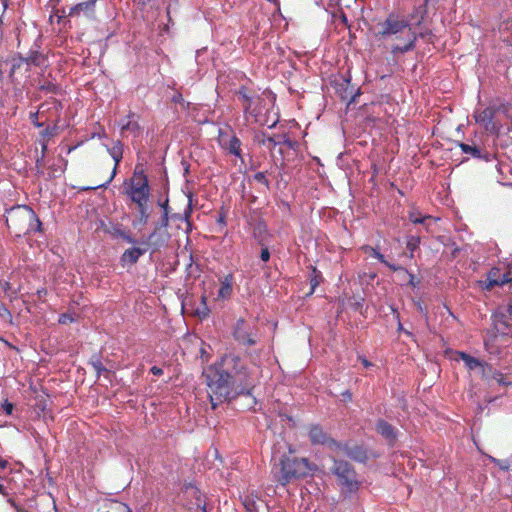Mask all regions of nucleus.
Returning a JSON list of instances; mask_svg holds the SVG:
<instances>
[{
	"label": "nucleus",
	"instance_id": "1",
	"mask_svg": "<svg viewBox=\"0 0 512 512\" xmlns=\"http://www.w3.org/2000/svg\"><path fill=\"white\" fill-rule=\"evenodd\" d=\"M203 377L208 387V396L212 409L223 402H231L239 396L249 397L252 404L256 398L252 391L254 381L242 359L235 354H225L221 361L207 367Z\"/></svg>",
	"mask_w": 512,
	"mask_h": 512
},
{
	"label": "nucleus",
	"instance_id": "2",
	"mask_svg": "<svg viewBox=\"0 0 512 512\" xmlns=\"http://www.w3.org/2000/svg\"><path fill=\"white\" fill-rule=\"evenodd\" d=\"M318 471V465L305 457L283 455L279 463L274 464L271 474L277 485L286 486L295 479L313 475Z\"/></svg>",
	"mask_w": 512,
	"mask_h": 512
},
{
	"label": "nucleus",
	"instance_id": "3",
	"mask_svg": "<svg viewBox=\"0 0 512 512\" xmlns=\"http://www.w3.org/2000/svg\"><path fill=\"white\" fill-rule=\"evenodd\" d=\"M10 77L19 90H26L29 93L32 87L31 65L32 54L29 51L27 57L13 56L9 62Z\"/></svg>",
	"mask_w": 512,
	"mask_h": 512
},
{
	"label": "nucleus",
	"instance_id": "4",
	"mask_svg": "<svg viewBox=\"0 0 512 512\" xmlns=\"http://www.w3.org/2000/svg\"><path fill=\"white\" fill-rule=\"evenodd\" d=\"M331 471L337 477L343 494H352L359 489L356 471L348 461L334 458Z\"/></svg>",
	"mask_w": 512,
	"mask_h": 512
},
{
	"label": "nucleus",
	"instance_id": "5",
	"mask_svg": "<svg viewBox=\"0 0 512 512\" xmlns=\"http://www.w3.org/2000/svg\"><path fill=\"white\" fill-rule=\"evenodd\" d=\"M484 349L491 359H506L512 355V334L486 333Z\"/></svg>",
	"mask_w": 512,
	"mask_h": 512
},
{
	"label": "nucleus",
	"instance_id": "6",
	"mask_svg": "<svg viewBox=\"0 0 512 512\" xmlns=\"http://www.w3.org/2000/svg\"><path fill=\"white\" fill-rule=\"evenodd\" d=\"M6 222L17 236H20L21 232L26 234L32 226V208L27 205L12 207L7 211Z\"/></svg>",
	"mask_w": 512,
	"mask_h": 512
},
{
	"label": "nucleus",
	"instance_id": "7",
	"mask_svg": "<svg viewBox=\"0 0 512 512\" xmlns=\"http://www.w3.org/2000/svg\"><path fill=\"white\" fill-rule=\"evenodd\" d=\"M473 116L476 123L480 124L486 132L496 136L501 133L502 125L495 121L496 111L493 101L486 108L476 110Z\"/></svg>",
	"mask_w": 512,
	"mask_h": 512
},
{
	"label": "nucleus",
	"instance_id": "8",
	"mask_svg": "<svg viewBox=\"0 0 512 512\" xmlns=\"http://www.w3.org/2000/svg\"><path fill=\"white\" fill-rule=\"evenodd\" d=\"M232 335L239 345L254 346L257 343V330L249 326L243 318L236 321Z\"/></svg>",
	"mask_w": 512,
	"mask_h": 512
},
{
	"label": "nucleus",
	"instance_id": "9",
	"mask_svg": "<svg viewBox=\"0 0 512 512\" xmlns=\"http://www.w3.org/2000/svg\"><path fill=\"white\" fill-rule=\"evenodd\" d=\"M308 437L312 445H323L332 451L336 450L339 442L332 438L320 424L310 425Z\"/></svg>",
	"mask_w": 512,
	"mask_h": 512
},
{
	"label": "nucleus",
	"instance_id": "10",
	"mask_svg": "<svg viewBox=\"0 0 512 512\" xmlns=\"http://www.w3.org/2000/svg\"><path fill=\"white\" fill-rule=\"evenodd\" d=\"M335 451H341L351 460L362 464H365L369 459L368 451L363 445L350 441H339Z\"/></svg>",
	"mask_w": 512,
	"mask_h": 512
},
{
	"label": "nucleus",
	"instance_id": "11",
	"mask_svg": "<svg viewBox=\"0 0 512 512\" xmlns=\"http://www.w3.org/2000/svg\"><path fill=\"white\" fill-rule=\"evenodd\" d=\"M511 272L502 271L501 267H492L488 273L485 281H480L481 287L486 290H491L495 286L502 287L511 282Z\"/></svg>",
	"mask_w": 512,
	"mask_h": 512
},
{
	"label": "nucleus",
	"instance_id": "12",
	"mask_svg": "<svg viewBox=\"0 0 512 512\" xmlns=\"http://www.w3.org/2000/svg\"><path fill=\"white\" fill-rule=\"evenodd\" d=\"M382 30L378 32L383 38L391 35L406 34V31L410 28L407 21L399 20L393 14H390L386 20L381 24Z\"/></svg>",
	"mask_w": 512,
	"mask_h": 512
},
{
	"label": "nucleus",
	"instance_id": "13",
	"mask_svg": "<svg viewBox=\"0 0 512 512\" xmlns=\"http://www.w3.org/2000/svg\"><path fill=\"white\" fill-rule=\"evenodd\" d=\"M127 195L130 197L131 201L136 205H145L147 204L150 196V186L149 181L145 180L144 182H135L131 181V185L129 189L126 191Z\"/></svg>",
	"mask_w": 512,
	"mask_h": 512
},
{
	"label": "nucleus",
	"instance_id": "14",
	"mask_svg": "<svg viewBox=\"0 0 512 512\" xmlns=\"http://www.w3.org/2000/svg\"><path fill=\"white\" fill-rule=\"evenodd\" d=\"M511 315L504 312H494L491 316L492 328L486 333L512 334Z\"/></svg>",
	"mask_w": 512,
	"mask_h": 512
},
{
	"label": "nucleus",
	"instance_id": "15",
	"mask_svg": "<svg viewBox=\"0 0 512 512\" xmlns=\"http://www.w3.org/2000/svg\"><path fill=\"white\" fill-rule=\"evenodd\" d=\"M108 152H109L110 156L112 157V159L115 162V166L113 168L111 176L109 177V179L105 183L97 185L95 187H86V188H84V190H92V189H98V188H107L108 185L111 183V181L114 179V177L116 175L117 167H118L119 163L121 162V160L123 158V150H122V143H121V141L118 140L114 144V146L112 148L108 149Z\"/></svg>",
	"mask_w": 512,
	"mask_h": 512
},
{
	"label": "nucleus",
	"instance_id": "16",
	"mask_svg": "<svg viewBox=\"0 0 512 512\" xmlns=\"http://www.w3.org/2000/svg\"><path fill=\"white\" fill-rule=\"evenodd\" d=\"M256 139L259 144L266 146L268 149H274L278 145L285 144L289 148H293V141L286 135L283 136H268L266 133L262 132L261 134L256 136Z\"/></svg>",
	"mask_w": 512,
	"mask_h": 512
},
{
	"label": "nucleus",
	"instance_id": "17",
	"mask_svg": "<svg viewBox=\"0 0 512 512\" xmlns=\"http://www.w3.org/2000/svg\"><path fill=\"white\" fill-rule=\"evenodd\" d=\"M376 432L380 434L389 445H394L398 438V430L384 419H378L375 425Z\"/></svg>",
	"mask_w": 512,
	"mask_h": 512
},
{
	"label": "nucleus",
	"instance_id": "18",
	"mask_svg": "<svg viewBox=\"0 0 512 512\" xmlns=\"http://www.w3.org/2000/svg\"><path fill=\"white\" fill-rule=\"evenodd\" d=\"M220 287L217 291V300H229L233 294L234 275L228 273L218 278Z\"/></svg>",
	"mask_w": 512,
	"mask_h": 512
},
{
	"label": "nucleus",
	"instance_id": "19",
	"mask_svg": "<svg viewBox=\"0 0 512 512\" xmlns=\"http://www.w3.org/2000/svg\"><path fill=\"white\" fill-rule=\"evenodd\" d=\"M458 355L459 358L464 362L465 367L468 370H478L482 376H485L486 370L490 369L489 364L482 362L478 358L471 356L470 354L464 351H459Z\"/></svg>",
	"mask_w": 512,
	"mask_h": 512
},
{
	"label": "nucleus",
	"instance_id": "20",
	"mask_svg": "<svg viewBox=\"0 0 512 512\" xmlns=\"http://www.w3.org/2000/svg\"><path fill=\"white\" fill-rule=\"evenodd\" d=\"M135 117L136 114L130 112L126 117L120 119L118 124L122 135H124L125 132H130L134 137L139 136L141 126L137 120H134Z\"/></svg>",
	"mask_w": 512,
	"mask_h": 512
},
{
	"label": "nucleus",
	"instance_id": "21",
	"mask_svg": "<svg viewBox=\"0 0 512 512\" xmlns=\"http://www.w3.org/2000/svg\"><path fill=\"white\" fill-rule=\"evenodd\" d=\"M147 252V248L145 247H137L133 246L131 248L126 249L120 257V263L122 266L125 265H134L137 263L139 258L143 256Z\"/></svg>",
	"mask_w": 512,
	"mask_h": 512
},
{
	"label": "nucleus",
	"instance_id": "22",
	"mask_svg": "<svg viewBox=\"0 0 512 512\" xmlns=\"http://www.w3.org/2000/svg\"><path fill=\"white\" fill-rule=\"evenodd\" d=\"M462 153L469 154L475 159H482L486 162H490L494 159V155L489 152H482V150L476 145H470L464 142H459Z\"/></svg>",
	"mask_w": 512,
	"mask_h": 512
},
{
	"label": "nucleus",
	"instance_id": "23",
	"mask_svg": "<svg viewBox=\"0 0 512 512\" xmlns=\"http://www.w3.org/2000/svg\"><path fill=\"white\" fill-rule=\"evenodd\" d=\"M405 35V40L406 42L402 45L400 44H396V45H393L392 48H391V52L396 55V54H405L409 51H412L414 48H415V43H416V40H417V35L415 32H413L411 30V28H409L407 31H406V34Z\"/></svg>",
	"mask_w": 512,
	"mask_h": 512
},
{
	"label": "nucleus",
	"instance_id": "24",
	"mask_svg": "<svg viewBox=\"0 0 512 512\" xmlns=\"http://www.w3.org/2000/svg\"><path fill=\"white\" fill-rule=\"evenodd\" d=\"M362 250L367 253L369 256L376 258L380 263L384 264L386 267H388L391 271L397 272L399 269H403V266L393 264L386 260L385 256L380 253L378 248L365 245L362 247Z\"/></svg>",
	"mask_w": 512,
	"mask_h": 512
},
{
	"label": "nucleus",
	"instance_id": "25",
	"mask_svg": "<svg viewBox=\"0 0 512 512\" xmlns=\"http://www.w3.org/2000/svg\"><path fill=\"white\" fill-rule=\"evenodd\" d=\"M267 233V225L266 222L263 219H258L256 223L253 226V238L256 240V242L264 246L266 244L265 235Z\"/></svg>",
	"mask_w": 512,
	"mask_h": 512
},
{
	"label": "nucleus",
	"instance_id": "26",
	"mask_svg": "<svg viewBox=\"0 0 512 512\" xmlns=\"http://www.w3.org/2000/svg\"><path fill=\"white\" fill-rule=\"evenodd\" d=\"M493 101L495 105V111L497 114H502L504 117L511 119L512 118V105L508 101L502 98H496Z\"/></svg>",
	"mask_w": 512,
	"mask_h": 512
},
{
	"label": "nucleus",
	"instance_id": "27",
	"mask_svg": "<svg viewBox=\"0 0 512 512\" xmlns=\"http://www.w3.org/2000/svg\"><path fill=\"white\" fill-rule=\"evenodd\" d=\"M151 233H156L155 238L152 240V253L157 252L160 248L167 245L169 234L165 231L161 232L160 229L154 228Z\"/></svg>",
	"mask_w": 512,
	"mask_h": 512
},
{
	"label": "nucleus",
	"instance_id": "28",
	"mask_svg": "<svg viewBox=\"0 0 512 512\" xmlns=\"http://www.w3.org/2000/svg\"><path fill=\"white\" fill-rule=\"evenodd\" d=\"M241 141L240 139L234 135L232 136L228 142H226L225 144H223V147L232 155L236 156V157H241L242 156V150H241Z\"/></svg>",
	"mask_w": 512,
	"mask_h": 512
},
{
	"label": "nucleus",
	"instance_id": "29",
	"mask_svg": "<svg viewBox=\"0 0 512 512\" xmlns=\"http://www.w3.org/2000/svg\"><path fill=\"white\" fill-rule=\"evenodd\" d=\"M342 85H346V88L344 89V91L341 94L342 99H348V102H347L348 106L355 103L356 98L361 94L360 89L357 88V90L355 92H353V88H351V91H350L349 90V86H350L349 79H344Z\"/></svg>",
	"mask_w": 512,
	"mask_h": 512
},
{
	"label": "nucleus",
	"instance_id": "30",
	"mask_svg": "<svg viewBox=\"0 0 512 512\" xmlns=\"http://www.w3.org/2000/svg\"><path fill=\"white\" fill-rule=\"evenodd\" d=\"M311 270V274L309 275L310 291L307 296H311L315 292L323 279L321 271L317 270L316 267H312Z\"/></svg>",
	"mask_w": 512,
	"mask_h": 512
},
{
	"label": "nucleus",
	"instance_id": "31",
	"mask_svg": "<svg viewBox=\"0 0 512 512\" xmlns=\"http://www.w3.org/2000/svg\"><path fill=\"white\" fill-rule=\"evenodd\" d=\"M97 0H87L81 3H78L73 8H71V15L78 14L80 11L85 12L86 14L92 13L95 7V3Z\"/></svg>",
	"mask_w": 512,
	"mask_h": 512
},
{
	"label": "nucleus",
	"instance_id": "32",
	"mask_svg": "<svg viewBox=\"0 0 512 512\" xmlns=\"http://www.w3.org/2000/svg\"><path fill=\"white\" fill-rule=\"evenodd\" d=\"M47 398L39 394V391L34 386V413L44 412L47 407Z\"/></svg>",
	"mask_w": 512,
	"mask_h": 512
},
{
	"label": "nucleus",
	"instance_id": "33",
	"mask_svg": "<svg viewBox=\"0 0 512 512\" xmlns=\"http://www.w3.org/2000/svg\"><path fill=\"white\" fill-rule=\"evenodd\" d=\"M138 207V218L133 221V226L137 225H146L150 218V214L148 212V205H137Z\"/></svg>",
	"mask_w": 512,
	"mask_h": 512
},
{
	"label": "nucleus",
	"instance_id": "34",
	"mask_svg": "<svg viewBox=\"0 0 512 512\" xmlns=\"http://www.w3.org/2000/svg\"><path fill=\"white\" fill-rule=\"evenodd\" d=\"M421 243V239L419 236L416 235H409L406 239V248L409 251V258L414 257V252L419 248V245Z\"/></svg>",
	"mask_w": 512,
	"mask_h": 512
},
{
	"label": "nucleus",
	"instance_id": "35",
	"mask_svg": "<svg viewBox=\"0 0 512 512\" xmlns=\"http://www.w3.org/2000/svg\"><path fill=\"white\" fill-rule=\"evenodd\" d=\"M89 364L93 367V369L95 370L96 372V376L97 378H99L101 376L102 373L104 372H109L106 367L103 365L100 357L98 355H93L90 360H89Z\"/></svg>",
	"mask_w": 512,
	"mask_h": 512
},
{
	"label": "nucleus",
	"instance_id": "36",
	"mask_svg": "<svg viewBox=\"0 0 512 512\" xmlns=\"http://www.w3.org/2000/svg\"><path fill=\"white\" fill-rule=\"evenodd\" d=\"M195 314L200 319H205L210 314V309L207 305V297L205 295L201 296V303L200 305L195 309Z\"/></svg>",
	"mask_w": 512,
	"mask_h": 512
},
{
	"label": "nucleus",
	"instance_id": "37",
	"mask_svg": "<svg viewBox=\"0 0 512 512\" xmlns=\"http://www.w3.org/2000/svg\"><path fill=\"white\" fill-rule=\"evenodd\" d=\"M38 89L45 94H53L57 90V86L52 80L44 79L38 82Z\"/></svg>",
	"mask_w": 512,
	"mask_h": 512
},
{
	"label": "nucleus",
	"instance_id": "38",
	"mask_svg": "<svg viewBox=\"0 0 512 512\" xmlns=\"http://www.w3.org/2000/svg\"><path fill=\"white\" fill-rule=\"evenodd\" d=\"M113 235L122 239L128 244L136 245L138 243V239L134 238L131 234L127 233L121 228H115Z\"/></svg>",
	"mask_w": 512,
	"mask_h": 512
},
{
	"label": "nucleus",
	"instance_id": "39",
	"mask_svg": "<svg viewBox=\"0 0 512 512\" xmlns=\"http://www.w3.org/2000/svg\"><path fill=\"white\" fill-rule=\"evenodd\" d=\"M54 131L55 129L54 128H51V127H46V128H42L41 131L39 132L40 134V139H39V143L42 147V151L44 152L47 148V145H46V142H45V139L47 137H51L54 135Z\"/></svg>",
	"mask_w": 512,
	"mask_h": 512
},
{
	"label": "nucleus",
	"instance_id": "40",
	"mask_svg": "<svg viewBox=\"0 0 512 512\" xmlns=\"http://www.w3.org/2000/svg\"><path fill=\"white\" fill-rule=\"evenodd\" d=\"M157 205L160 207L162 213L170 214L171 208L169 206L168 190L165 192V196L157 200Z\"/></svg>",
	"mask_w": 512,
	"mask_h": 512
},
{
	"label": "nucleus",
	"instance_id": "41",
	"mask_svg": "<svg viewBox=\"0 0 512 512\" xmlns=\"http://www.w3.org/2000/svg\"><path fill=\"white\" fill-rule=\"evenodd\" d=\"M399 272H403L408 277L407 284L412 288H417L420 284V279H416L415 275L411 273L407 268L403 267V269H399Z\"/></svg>",
	"mask_w": 512,
	"mask_h": 512
},
{
	"label": "nucleus",
	"instance_id": "42",
	"mask_svg": "<svg viewBox=\"0 0 512 512\" xmlns=\"http://www.w3.org/2000/svg\"><path fill=\"white\" fill-rule=\"evenodd\" d=\"M192 212H193L192 194L190 193V194L188 195V203H187V206H186V208L184 209V212H183V213H181V214H182V217H183V222H186V223L190 224V218H191Z\"/></svg>",
	"mask_w": 512,
	"mask_h": 512
},
{
	"label": "nucleus",
	"instance_id": "43",
	"mask_svg": "<svg viewBox=\"0 0 512 512\" xmlns=\"http://www.w3.org/2000/svg\"><path fill=\"white\" fill-rule=\"evenodd\" d=\"M185 490L188 492V491H191L194 498H195V504L196 506L198 507V498H200V501L201 503H205L203 500H202V494L200 492V490L196 487L195 484L193 483H187L185 484Z\"/></svg>",
	"mask_w": 512,
	"mask_h": 512
},
{
	"label": "nucleus",
	"instance_id": "44",
	"mask_svg": "<svg viewBox=\"0 0 512 512\" xmlns=\"http://www.w3.org/2000/svg\"><path fill=\"white\" fill-rule=\"evenodd\" d=\"M363 302H364V298L360 295H357V296H353L351 297L349 300H348V304L349 306L354 310V311H359L362 306H363Z\"/></svg>",
	"mask_w": 512,
	"mask_h": 512
},
{
	"label": "nucleus",
	"instance_id": "45",
	"mask_svg": "<svg viewBox=\"0 0 512 512\" xmlns=\"http://www.w3.org/2000/svg\"><path fill=\"white\" fill-rule=\"evenodd\" d=\"M171 220L170 214L162 213L159 221L155 224L154 228L157 229H166L169 226V222Z\"/></svg>",
	"mask_w": 512,
	"mask_h": 512
},
{
	"label": "nucleus",
	"instance_id": "46",
	"mask_svg": "<svg viewBox=\"0 0 512 512\" xmlns=\"http://www.w3.org/2000/svg\"><path fill=\"white\" fill-rule=\"evenodd\" d=\"M429 216H422L419 212L412 211L409 213V220L414 224H423Z\"/></svg>",
	"mask_w": 512,
	"mask_h": 512
},
{
	"label": "nucleus",
	"instance_id": "47",
	"mask_svg": "<svg viewBox=\"0 0 512 512\" xmlns=\"http://www.w3.org/2000/svg\"><path fill=\"white\" fill-rule=\"evenodd\" d=\"M155 236H156V233H150L147 237L138 240L137 244H140L141 245L140 247L147 248V250L148 249L152 250V240L155 238Z\"/></svg>",
	"mask_w": 512,
	"mask_h": 512
},
{
	"label": "nucleus",
	"instance_id": "48",
	"mask_svg": "<svg viewBox=\"0 0 512 512\" xmlns=\"http://www.w3.org/2000/svg\"><path fill=\"white\" fill-rule=\"evenodd\" d=\"M237 94L244 103L253 101V96L248 94V90L245 86H241L237 91Z\"/></svg>",
	"mask_w": 512,
	"mask_h": 512
},
{
	"label": "nucleus",
	"instance_id": "49",
	"mask_svg": "<svg viewBox=\"0 0 512 512\" xmlns=\"http://www.w3.org/2000/svg\"><path fill=\"white\" fill-rule=\"evenodd\" d=\"M253 180H255L256 182H258L260 184L265 185L267 189H269V187H270L269 180L267 179L266 174L263 171L255 173L253 175Z\"/></svg>",
	"mask_w": 512,
	"mask_h": 512
},
{
	"label": "nucleus",
	"instance_id": "50",
	"mask_svg": "<svg viewBox=\"0 0 512 512\" xmlns=\"http://www.w3.org/2000/svg\"><path fill=\"white\" fill-rule=\"evenodd\" d=\"M495 381H497L500 385L508 386L511 385L512 382L509 380H506L503 376V374L500 371L493 372V378Z\"/></svg>",
	"mask_w": 512,
	"mask_h": 512
},
{
	"label": "nucleus",
	"instance_id": "51",
	"mask_svg": "<svg viewBox=\"0 0 512 512\" xmlns=\"http://www.w3.org/2000/svg\"><path fill=\"white\" fill-rule=\"evenodd\" d=\"M13 409H14V406L11 402L5 400L1 405H0V414L1 413H4L6 415H11L12 412H13Z\"/></svg>",
	"mask_w": 512,
	"mask_h": 512
},
{
	"label": "nucleus",
	"instance_id": "52",
	"mask_svg": "<svg viewBox=\"0 0 512 512\" xmlns=\"http://www.w3.org/2000/svg\"><path fill=\"white\" fill-rule=\"evenodd\" d=\"M33 59H34V67L46 65L47 59L41 53H38L37 51H34Z\"/></svg>",
	"mask_w": 512,
	"mask_h": 512
},
{
	"label": "nucleus",
	"instance_id": "53",
	"mask_svg": "<svg viewBox=\"0 0 512 512\" xmlns=\"http://www.w3.org/2000/svg\"><path fill=\"white\" fill-rule=\"evenodd\" d=\"M75 321V318L72 314L70 313H62L60 316H59V319H58V322L60 324H63V325H66V324H69V323H72Z\"/></svg>",
	"mask_w": 512,
	"mask_h": 512
},
{
	"label": "nucleus",
	"instance_id": "54",
	"mask_svg": "<svg viewBox=\"0 0 512 512\" xmlns=\"http://www.w3.org/2000/svg\"><path fill=\"white\" fill-rule=\"evenodd\" d=\"M134 180H137V182H144L145 180H148V178L143 170H138V167H136L133 173L132 181Z\"/></svg>",
	"mask_w": 512,
	"mask_h": 512
},
{
	"label": "nucleus",
	"instance_id": "55",
	"mask_svg": "<svg viewBox=\"0 0 512 512\" xmlns=\"http://www.w3.org/2000/svg\"><path fill=\"white\" fill-rule=\"evenodd\" d=\"M396 319H397V323H398L397 324V331L404 333L405 335H407L410 338H414L413 333L403 327V324L400 321V315L399 314H397Z\"/></svg>",
	"mask_w": 512,
	"mask_h": 512
},
{
	"label": "nucleus",
	"instance_id": "56",
	"mask_svg": "<svg viewBox=\"0 0 512 512\" xmlns=\"http://www.w3.org/2000/svg\"><path fill=\"white\" fill-rule=\"evenodd\" d=\"M270 256H271V254H270L269 248L265 244L264 246H262V249L260 252V259L263 262H268L270 260Z\"/></svg>",
	"mask_w": 512,
	"mask_h": 512
},
{
	"label": "nucleus",
	"instance_id": "57",
	"mask_svg": "<svg viewBox=\"0 0 512 512\" xmlns=\"http://www.w3.org/2000/svg\"><path fill=\"white\" fill-rule=\"evenodd\" d=\"M497 466L503 471H512L511 462L508 459H501Z\"/></svg>",
	"mask_w": 512,
	"mask_h": 512
},
{
	"label": "nucleus",
	"instance_id": "58",
	"mask_svg": "<svg viewBox=\"0 0 512 512\" xmlns=\"http://www.w3.org/2000/svg\"><path fill=\"white\" fill-rule=\"evenodd\" d=\"M34 232L35 231H41L42 229V222L40 221L39 217L34 214Z\"/></svg>",
	"mask_w": 512,
	"mask_h": 512
},
{
	"label": "nucleus",
	"instance_id": "59",
	"mask_svg": "<svg viewBox=\"0 0 512 512\" xmlns=\"http://www.w3.org/2000/svg\"><path fill=\"white\" fill-rule=\"evenodd\" d=\"M150 372L155 376H161L163 374V369L158 366H152L150 368Z\"/></svg>",
	"mask_w": 512,
	"mask_h": 512
},
{
	"label": "nucleus",
	"instance_id": "60",
	"mask_svg": "<svg viewBox=\"0 0 512 512\" xmlns=\"http://www.w3.org/2000/svg\"><path fill=\"white\" fill-rule=\"evenodd\" d=\"M341 395H342L343 401H345V402L352 400V393L350 392V390L343 391L341 393Z\"/></svg>",
	"mask_w": 512,
	"mask_h": 512
},
{
	"label": "nucleus",
	"instance_id": "61",
	"mask_svg": "<svg viewBox=\"0 0 512 512\" xmlns=\"http://www.w3.org/2000/svg\"><path fill=\"white\" fill-rule=\"evenodd\" d=\"M493 372H497V370L493 369V367L490 365V369L486 370V375L482 376L484 379H490L493 378Z\"/></svg>",
	"mask_w": 512,
	"mask_h": 512
},
{
	"label": "nucleus",
	"instance_id": "62",
	"mask_svg": "<svg viewBox=\"0 0 512 512\" xmlns=\"http://www.w3.org/2000/svg\"><path fill=\"white\" fill-rule=\"evenodd\" d=\"M171 220L173 221H181L183 222V217L181 213H170Z\"/></svg>",
	"mask_w": 512,
	"mask_h": 512
},
{
	"label": "nucleus",
	"instance_id": "63",
	"mask_svg": "<svg viewBox=\"0 0 512 512\" xmlns=\"http://www.w3.org/2000/svg\"><path fill=\"white\" fill-rule=\"evenodd\" d=\"M173 102L179 103L181 105L185 104V101H184V99H183L181 94H177V95L173 96Z\"/></svg>",
	"mask_w": 512,
	"mask_h": 512
},
{
	"label": "nucleus",
	"instance_id": "64",
	"mask_svg": "<svg viewBox=\"0 0 512 512\" xmlns=\"http://www.w3.org/2000/svg\"><path fill=\"white\" fill-rule=\"evenodd\" d=\"M0 316L1 317H9L10 316V313L8 311V309L5 307V306H0Z\"/></svg>",
	"mask_w": 512,
	"mask_h": 512
}]
</instances>
